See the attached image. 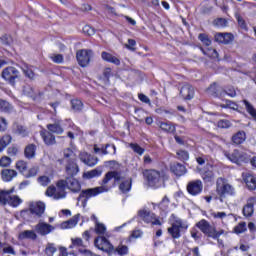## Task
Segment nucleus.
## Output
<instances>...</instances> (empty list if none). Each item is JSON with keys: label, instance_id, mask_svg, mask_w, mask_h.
Instances as JSON below:
<instances>
[{"label": "nucleus", "instance_id": "obj_30", "mask_svg": "<svg viewBox=\"0 0 256 256\" xmlns=\"http://www.w3.org/2000/svg\"><path fill=\"white\" fill-rule=\"evenodd\" d=\"M244 181L250 191H255L256 189V177L250 173H247L244 177Z\"/></svg>", "mask_w": 256, "mask_h": 256}, {"label": "nucleus", "instance_id": "obj_17", "mask_svg": "<svg viewBox=\"0 0 256 256\" xmlns=\"http://www.w3.org/2000/svg\"><path fill=\"white\" fill-rule=\"evenodd\" d=\"M202 179L205 183H211L215 179V172H213V165L207 164L201 172Z\"/></svg>", "mask_w": 256, "mask_h": 256}, {"label": "nucleus", "instance_id": "obj_16", "mask_svg": "<svg viewBox=\"0 0 256 256\" xmlns=\"http://www.w3.org/2000/svg\"><path fill=\"white\" fill-rule=\"evenodd\" d=\"M214 39L216 43H222L223 45H229V43H232L233 39L235 37L231 33H216L214 35Z\"/></svg>", "mask_w": 256, "mask_h": 256}, {"label": "nucleus", "instance_id": "obj_4", "mask_svg": "<svg viewBox=\"0 0 256 256\" xmlns=\"http://www.w3.org/2000/svg\"><path fill=\"white\" fill-rule=\"evenodd\" d=\"M15 187H12L9 190L0 191V205H10V207H19L23 200L17 195H11L14 193Z\"/></svg>", "mask_w": 256, "mask_h": 256}, {"label": "nucleus", "instance_id": "obj_20", "mask_svg": "<svg viewBox=\"0 0 256 256\" xmlns=\"http://www.w3.org/2000/svg\"><path fill=\"white\" fill-rule=\"evenodd\" d=\"M170 170L176 177H183V175L187 173V168H185L183 164L177 162L171 164Z\"/></svg>", "mask_w": 256, "mask_h": 256}, {"label": "nucleus", "instance_id": "obj_55", "mask_svg": "<svg viewBox=\"0 0 256 256\" xmlns=\"http://www.w3.org/2000/svg\"><path fill=\"white\" fill-rule=\"evenodd\" d=\"M22 71H23L25 77H28V79L35 78V72H33V70L31 68L25 66L24 68H22Z\"/></svg>", "mask_w": 256, "mask_h": 256}, {"label": "nucleus", "instance_id": "obj_32", "mask_svg": "<svg viewBox=\"0 0 256 256\" xmlns=\"http://www.w3.org/2000/svg\"><path fill=\"white\" fill-rule=\"evenodd\" d=\"M36 151H37V146L35 144L27 145L24 150V155L26 159H33L35 157Z\"/></svg>", "mask_w": 256, "mask_h": 256}, {"label": "nucleus", "instance_id": "obj_64", "mask_svg": "<svg viewBox=\"0 0 256 256\" xmlns=\"http://www.w3.org/2000/svg\"><path fill=\"white\" fill-rule=\"evenodd\" d=\"M53 63H62L63 62V55L61 54H54L50 57Z\"/></svg>", "mask_w": 256, "mask_h": 256}, {"label": "nucleus", "instance_id": "obj_22", "mask_svg": "<svg viewBox=\"0 0 256 256\" xmlns=\"http://www.w3.org/2000/svg\"><path fill=\"white\" fill-rule=\"evenodd\" d=\"M61 191L63 190L57 186H49L45 194L47 195V197H53V199H56V201H58L59 199H65V197H61Z\"/></svg>", "mask_w": 256, "mask_h": 256}, {"label": "nucleus", "instance_id": "obj_6", "mask_svg": "<svg viewBox=\"0 0 256 256\" xmlns=\"http://www.w3.org/2000/svg\"><path fill=\"white\" fill-rule=\"evenodd\" d=\"M43 213H45V203L35 202L30 204V208L28 210H22L20 215L21 217L26 219L27 215H36V217H43Z\"/></svg>", "mask_w": 256, "mask_h": 256}, {"label": "nucleus", "instance_id": "obj_14", "mask_svg": "<svg viewBox=\"0 0 256 256\" xmlns=\"http://www.w3.org/2000/svg\"><path fill=\"white\" fill-rule=\"evenodd\" d=\"M94 245L97 249H100V251H113V245L103 236L95 238Z\"/></svg>", "mask_w": 256, "mask_h": 256}, {"label": "nucleus", "instance_id": "obj_33", "mask_svg": "<svg viewBox=\"0 0 256 256\" xmlns=\"http://www.w3.org/2000/svg\"><path fill=\"white\" fill-rule=\"evenodd\" d=\"M247 139V136L244 131H239L232 136V142L235 145H241Z\"/></svg>", "mask_w": 256, "mask_h": 256}, {"label": "nucleus", "instance_id": "obj_2", "mask_svg": "<svg viewBox=\"0 0 256 256\" xmlns=\"http://www.w3.org/2000/svg\"><path fill=\"white\" fill-rule=\"evenodd\" d=\"M56 187L62 190L60 192V197H67L65 189H69L72 193H79V191H81V183H79V180L75 179L73 176H69L65 180H59Z\"/></svg>", "mask_w": 256, "mask_h": 256}, {"label": "nucleus", "instance_id": "obj_18", "mask_svg": "<svg viewBox=\"0 0 256 256\" xmlns=\"http://www.w3.org/2000/svg\"><path fill=\"white\" fill-rule=\"evenodd\" d=\"M180 95L183 97V99L191 101V99L195 97V89L193 88V86L185 84L180 90Z\"/></svg>", "mask_w": 256, "mask_h": 256}, {"label": "nucleus", "instance_id": "obj_24", "mask_svg": "<svg viewBox=\"0 0 256 256\" xmlns=\"http://www.w3.org/2000/svg\"><path fill=\"white\" fill-rule=\"evenodd\" d=\"M46 128L48 129V131L50 133H55L56 135H63L64 133V129H63V126H61V122H55L53 124H48L46 126Z\"/></svg>", "mask_w": 256, "mask_h": 256}, {"label": "nucleus", "instance_id": "obj_37", "mask_svg": "<svg viewBox=\"0 0 256 256\" xmlns=\"http://www.w3.org/2000/svg\"><path fill=\"white\" fill-rule=\"evenodd\" d=\"M253 203H247L242 210L244 217H252L254 213Z\"/></svg>", "mask_w": 256, "mask_h": 256}, {"label": "nucleus", "instance_id": "obj_62", "mask_svg": "<svg viewBox=\"0 0 256 256\" xmlns=\"http://www.w3.org/2000/svg\"><path fill=\"white\" fill-rule=\"evenodd\" d=\"M11 165V159L7 156H3L0 159V167H9Z\"/></svg>", "mask_w": 256, "mask_h": 256}, {"label": "nucleus", "instance_id": "obj_19", "mask_svg": "<svg viewBox=\"0 0 256 256\" xmlns=\"http://www.w3.org/2000/svg\"><path fill=\"white\" fill-rule=\"evenodd\" d=\"M65 172H66V175H68V177H75V175L79 173V166L77 165V162L75 161L66 162Z\"/></svg>", "mask_w": 256, "mask_h": 256}, {"label": "nucleus", "instance_id": "obj_13", "mask_svg": "<svg viewBox=\"0 0 256 256\" xmlns=\"http://www.w3.org/2000/svg\"><path fill=\"white\" fill-rule=\"evenodd\" d=\"M217 193L221 197V199L227 197V195L233 196L235 195V188L231 186L229 183L223 182L222 185L219 184V180L217 181Z\"/></svg>", "mask_w": 256, "mask_h": 256}, {"label": "nucleus", "instance_id": "obj_58", "mask_svg": "<svg viewBox=\"0 0 256 256\" xmlns=\"http://www.w3.org/2000/svg\"><path fill=\"white\" fill-rule=\"evenodd\" d=\"M37 173H39V170L36 167H32L24 174V177H26V179H30V177H36Z\"/></svg>", "mask_w": 256, "mask_h": 256}, {"label": "nucleus", "instance_id": "obj_48", "mask_svg": "<svg viewBox=\"0 0 256 256\" xmlns=\"http://www.w3.org/2000/svg\"><path fill=\"white\" fill-rule=\"evenodd\" d=\"M57 253V247H55V244L48 243L45 248V254L48 256H53Z\"/></svg>", "mask_w": 256, "mask_h": 256}, {"label": "nucleus", "instance_id": "obj_40", "mask_svg": "<svg viewBox=\"0 0 256 256\" xmlns=\"http://www.w3.org/2000/svg\"><path fill=\"white\" fill-rule=\"evenodd\" d=\"M14 133H16V135H21V137H27V128L23 125L15 124Z\"/></svg>", "mask_w": 256, "mask_h": 256}, {"label": "nucleus", "instance_id": "obj_38", "mask_svg": "<svg viewBox=\"0 0 256 256\" xmlns=\"http://www.w3.org/2000/svg\"><path fill=\"white\" fill-rule=\"evenodd\" d=\"M220 107L222 109H232L233 111H237V109H239V105L231 100H226L225 103L220 104Z\"/></svg>", "mask_w": 256, "mask_h": 256}, {"label": "nucleus", "instance_id": "obj_29", "mask_svg": "<svg viewBox=\"0 0 256 256\" xmlns=\"http://www.w3.org/2000/svg\"><path fill=\"white\" fill-rule=\"evenodd\" d=\"M79 217L80 215L77 214L73 216L70 220L63 222L61 224V229H73V227H75L77 223H79Z\"/></svg>", "mask_w": 256, "mask_h": 256}, {"label": "nucleus", "instance_id": "obj_56", "mask_svg": "<svg viewBox=\"0 0 256 256\" xmlns=\"http://www.w3.org/2000/svg\"><path fill=\"white\" fill-rule=\"evenodd\" d=\"M73 247H85V244L83 243V239L72 238V245L70 246V248L73 249Z\"/></svg>", "mask_w": 256, "mask_h": 256}, {"label": "nucleus", "instance_id": "obj_23", "mask_svg": "<svg viewBox=\"0 0 256 256\" xmlns=\"http://www.w3.org/2000/svg\"><path fill=\"white\" fill-rule=\"evenodd\" d=\"M2 181L9 183V181H13L15 177H17V171L13 169H3L1 171Z\"/></svg>", "mask_w": 256, "mask_h": 256}, {"label": "nucleus", "instance_id": "obj_51", "mask_svg": "<svg viewBox=\"0 0 256 256\" xmlns=\"http://www.w3.org/2000/svg\"><path fill=\"white\" fill-rule=\"evenodd\" d=\"M169 203H171V201L169 200V197L164 196L162 201L159 204V207L162 211H167L169 209Z\"/></svg>", "mask_w": 256, "mask_h": 256}, {"label": "nucleus", "instance_id": "obj_27", "mask_svg": "<svg viewBox=\"0 0 256 256\" xmlns=\"http://www.w3.org/2000/svg\"><path fill=\"white\" fill-rule=\"evenodd\" d=\"M138 215L145 223H153V220L155 219V214L147 210H140Z\"/></svg>", "mask_w": 256, "mask_h": 256}, {"label": "nucleus", "instance_id": "obj_63", "mask_svg": "<svg viewBox=\"0 0 256 256\" xmlns=\"http://www.w3.org/2000/svg\"><path fill=\"white\" fill-rule=\"evenodd\" d=\"M83 32L86 35H89V37H91V35H93L95 33V28H93L89 25H86V26L83 27Z\"/></svg>", "mask_w": 256, "mask_h": 256}, {"label": "nucleus", "instance_id": "obj_53", "mask_svg": "<svg viewBox=\"0 0 256 256\" xmlns=\"http://www.w3.org/2000/svg\"><path fill=\"white\" fill-rule=\"evenodd\" d=\"M198 39L206 47H209V45H211V40L209 39V36L207 34H199Z\"/></svg>", "mask_w": 256, "mask_h": 256}, {"label": "nucleus", "instance_id": "obj_11", "mask_svg": "<svg viewBox=\"0 0 256 256\" xmlns=\"http://www.w3.org/2000/svg\"><path fill=\"white\" fill-rule=\"evenodd\" d=\"M34 231L37 233V235L46 237V235H49L55 231V226L47 222L39 221V223L34 226Z\"/></svg>", "mask_w": 256, "mask_h": 256}, {"label": "nucleus", "instance_id": "obj_42", "mask_svg": "<svg viewBox=\"0 0 256 256\" xmlns=\"http://www.w3.org/2000/svg\"><path fill=\"white\" fill-rule=\"evenodd\" d=\"M13 109V107L11 106V104L3 99H0V111H2V113H9L11 112V110Z\"/></svg>", "mask_w": 256, "mask_h": 256}, {"label": "nucleus", "instance_id": "obj_7", "mask_svg": "<svg viewBox=\"0 0 256 256\" xmlns=\"http://www.w3.org/2000/svg\"><path fill=\"white\" fill-rule=\"evenodd\" d=\"M2 77L10 85H15L17 79H19V77H21V73L19 72V70H17V68H15L13 66H9L2 71Z\"/></svg>", "mask_w": 256, "mask_h": 256}, {"label": "nucleus", "instance_id": "obj_8", "mask_svg": "<svg viewBox=\"0 0 256 256\" xmlns=\"http://www.w3.org/2000/svg\"><path fill=\"white\" fill-rule=\"evenodd\" d=\"M196 227L204 233V235H207L208 237H212V239H219V233L215 232V229L211 227V224L207 222V220L202 219L197 224Z\"/></svg>", "mask_w": 256, "mask_h": 256}, {"label": "nucleus", "instance_id": "obj_41", "mask_svg": "<svg viewBox=\"0 0 256 256\" xmlns=\"http://www.w3.org/2000/svg\"><path fill=\"white\" fill-rule=\"evenodd\" d=\"M105 231H107V227H105V224L100 223L99 220H96L95 233H97V235H105Z\"/></svg>", "mask_w": 256, "mask_h": 256}, {"label": "nucleus", "instance_id": "obj_31", "mask_svg": "<svg viewBox=\"0 0 256 256\" xmlns=\"http://www.w3.org/2000/svg\"><path fill=\"white\" fill-rule=\"evenodd\" d=\"M19 239H31L32 241H35L37 239V232L35 230H25L22 231L19 234Z\"/></svg>", "mask_w": 256, "mask_h": 256}, {"label": "nucleus", "instance_id": "obj_49", "mask_svg": "<svg viewBox=\"0 0 256 256\" xmlns=\"http://www.w3.org/2000/svg\"><path fill=\"white\" fill-rule=\"evenodd\" d=\"M11 43H13V38H11V36L5 34L0 37V45H3L4 47H9Z\"/></svg>", "mask_w": 256, "mask_h": 256}, {"label": "nucleus", "instance_id": "obj_61", "mask_svg": "<svg viewBox=\"0 0 256 256\" xmlns=\"http://www.w3.org/2000/svg\"><path fill=\"white\" fill-rule=\"evenodd\" d=\"M177 155H178L179 159H181V161H187V159H189V152H187L185 150H179L177 152Z\"/></svg>", "mask_w": 256, "mask_h": 256}, {"label": "nucleus", "instance_id": "obj_10", "mask_svg": "<svg viewBox=\"0 0 256 256\" xmlns=\"http://www.w3.org/2000/svg\"><path fill=\"white\" fill-rule=\"evenodd\" d=\"M93 50H80L76 53V59L78 61V65L80 67H87L89 63H91V59H93Z\"/></svg>", "mask_w": 256, "mask_h": 256}, {"label": "nucleus", "instance_id": "obj_46", "mask_svg": "<svg viewBox=\"0 0 256 256\" xmlns=\"http://www.w3.org/2000/svg\"><path fill=\"white\" fill-rule=\"evenodd\" d=\"M245 231H247V223L246 222H240L237 226L234 227V233H236V235L245 233Z\"/></svg>", "mask_w": 256, "mask_h": 256}, {"label": "nucleus", "instance_id": "obj_1", "mask_svg": "<svg viewBox=\"0 0 256 256\" xmlns=\"http://www.w3.org/2000/svg\"><path fill=\"white\" fill-rule=\"evenodd\" d=\"M111 179H114L115 183H119V181H121L119 185V191H121V193H129V191H131V187L133 186V179L123 178V175L119 171H109L102 179V182L100 183L101 186L82 190L77 198V201H80L82 207H87L89 199L97 197V195H101V193H107L111 191V187L107 185Z\"/></svg>", "mask_w": 256, "mask_h": 256}, {"label": "nucleus", "instance_id": "obj_28", "mask_svg": "<svg viewBox=\"0 0 256 256\" xmlns=\"http://www.w3.org/2000/svg\"><path fill=\"white\" fill-rule=\"evenodd\" d=\"M112 149V153L115 155V153H117V148L115 147L114 144H106L105 148H97V146L94 147V153H101L102 155H109V153H111V151H108L107 149Z\"/></svg>", "mask_w": 256, "mask_h": 256}, {"label": "nucleus", "instance_id": "obj_36", "mask_svg": "<svg viewBox=\"0 0 256 256\" xmlns=\"http://www.w3.org/2000/svg\"><path fill=\"white\" fill-rule=\"evenodd\" d=\"M102 174H103V170L96 168V169H93V170H90V171L84 173L83 177L85 179H94V177H101Z\"/></svg>", "mask_w": 256, "mask_h": 256}, {"label": "nucleus", "instance_id": "obj_44", "mask_svg": "<svg viewBox=\"0 0 256 256\" xmlns=\"http://www.w3.org/2000/svg\"><path fill=\"white\" fill-rule=\"evenodd\" d=\"M214 27L225 28L229 25V22L225 18H216L213 21Z\"/></svg>", "mask_w": 256, "mask_h": 256}, {"label": "nucleus", "instance_id": "obj_15", "mask_svg": "<svg viewBox=\"0 0 256 256\" xmlns=\"http://www.w3.org/2000/svg\"><path fill=\"white\" fill-rule=\"evenodd\" d=\"M80 161L84 163V165H88V167H95L97 165L99 159L87 152L80 153Z\"/></svg>", "mask_w": 256, "mask_h": 256}, {"label": "nucleus", "instance_id": "obj_35", "mask_svg": "<svg viewBox=\"0 0 256 256\" xmlns=\"http://www.w3.org/2000/svg\"><path fill=\"white\" fill-rule=\"evenodd\" d=\"M159 127L165 133H175L176 131L175 125H173L171 122H160Z\"/></svg>", "mask_w": 256, "mask_h": 256}, {"label": "nucleus", "instance_id": "obj_60", "mask_svg": "<svg viewBox=\"0 0 256 256\" xmlns=\"http://www.w3.org/2000/svg\"><path fill=\"white\" fill-rule=\"evenodd\" d=\"M137 45V41L134 39H128V44H125V48L128 49V51H135V46Z\"/></svg>", "mask_w": 256, "mask_h": 256}, {"label": "nucleus", "instance_id": "obj_47", "mask_svg": "<svg viewBox=\"0 0 256 256\" xmlns=\"http://www.w3.org/2000/svg\"><path fill=\"white\" fill-rule=\"evenodd\" d=\"M16 169H18V171L22 173V175H25V173H27V162L19 160L16 163Z\"/></svg>", "mask_w": 256, "mask_h": 256}, {"label": "nucleus", "instance_id": "obj_9", "mask_svg": "<svg viewBox=\"0 0 256 256\" xmlns=\"http://www.w3.org/2000/svg\"><path fill=\"white\" fill-rule=\"evenodd\" d=\"M208 92L212 94L214 97H223L224 95H228V97H236L237 92L235 91V88L233 86H230L223 90V92H219V87H217V84H212L208 88Z\"/></svg>", "mask_w": 256, "mask_h": 256}, {"label": "nucleus", "instance_id": "obj_25", "mask_svg": "<svg viewBox=\"0 0 256 256\" xmlns=\"http://www.w3.org/2000/svg\"><path fill=\"white\" fill-rule=\"evenodd\" d=\"M101 58L103 59V61H106L107 63H113V65H121V60H119V58L113 56V54L109 52L103 51L101 53Z\"/></svg>", "mask_w": 256, "mask_h": 256}, {"label": "nucleus", "instance_id": "obj_52", "mask_svg": "<svg viewBox=\"0 0 256 256\" xmlns=\"http://www.w3.org/2000/svg\"><path fill=\"white\" fill-rule=\"evenodd\" d=\"M130 147L134 153H137L138 155H143L145 153V149L137 143H130Z\"/></svg>", "mask_w": 256, "mask_h": 256}, {"label": "nucleus", "instance_id": "obj_34", "mask_svg": "<svg viewBox=\"0 0 256 256\" xmlns=\"http://www.w3.org/2000/svg\"><path fill=\"white\" fill-rule=\"evenodd\" d=\"M224 155L232 163H239V158L241 157V153H239V150H234L232 153L225 151Z\"/></svg>", "mask_w": 256, "mask_h": 256}, {"label": "nucleus", "instance_id": "obj_12", "mask_svg": "<svg viewBox=\"0 0 256 256\" xmlns=\"http://www.w3.org/2000/svg\"><path fill=\"white\" fill-rule=\"evenodd\" d=\"M186 189L189 195L197 197V195H201V193H203V181L200 179L192 180L188 182Z\"/></svg>", "mask_w": 256, "mask_h": 256}, {"label": "nucleus", "instance_id": "obj_21", "mask_svg": "<svg viewBox=\"0 0 256 256\" xmlns=\"http://www.w3.org/2000/svg\"><path fill=\"white\" fill-rule=\"evenodd\" d=\"M40 136L42 137L45 145L51 146V145H55V143H57V140H55V135H53V133L50 132L49 130L41 131Z\"/></svg>", "mask_w": 256, "mask_h": 256}, {"label": "nucleus", "instance_id": "obj_57", "mask_svg": "<svg viewBox=\"0 0 256 256\" xmlns=\"http://www.w3.org/2000/svg\"><path fill=\"white\" fill-rule=\"evenodd\" d=\"M38 183L42 185V187H47L51 183V179L48 176H40L38 177Z\"/></svg>", "mask_w": 256, "mask_h": 256}, {"label": "nucleus", "instance_id": "obj_26", "mask_svg": "<svg viewBox=\"0 0 256 256\" xmlns=\"http://www.w3.org/2000/svg\"><path fill=\"white\" fill-rule=\"evenodd\" d=\"M69 161H77V156L71 148H67L64 150V158L62 160H59V163H67Z\"/></svg>", "mask_w": 256, "mask_h": 256}, {"label": "nucleus", "instance_id": "obj_54", "mask_svg": "<svg viewBox=\"0 0 256 256\" xmlns=\"http://www.w3.org/2000/svg\"><path fill=\"white\" fill-rule=\"evenodd\" d=\"M217 125L220 129H229L233 124L229 120L222 119L218 121Z\"/></svg>", "mask_w": 256, "mask_h": 256}, {"label": "nucleus", "instance_id": "obj_39", "mask_svg": "<svg viewBox=\"0 0 256 256\" xmlns=\"http://www.w3.org/2000/svg\"><path fill=\"white\" fill-rule=\"evenodd\" d=\"M71 107L73 111L79 113V111L83 110V102L79 99H73L71 100Z\"/></svg>", "mask_w": 256, "mask_h": 256}, {"label": "nucleus", "instance_id": "obj_3", "mask_svg": "<svg viewBox=\"0 0 256 256\" xmlns=\"http://www.w3.org/2000/svg\"><path fill=\"white\" fill-rule=\"evenodd\" d=\"M144 176L146 177L148 185L154 187V189H159V187L165 185V174L163 172L153 169L146 170Z\"/></svg>", "mask_w": 256, "mask_h": 256}, {"label": "nucleus", "instance_id": "obj_59", "mask_svg": "<svg viewBox=\"0 0 256 256\" xmlns=\"http://www.w3.org/2000/svg\"><path fill=\"white\" fill-rule=\"evenodd\" d=\"M116 251L118 255H127L129 253V247H127L126 245H119L116 248Z\"/></svg>", "mask_w": 256, "mask_h": 256}, {"label": "nucleus", "instance_id": "obj_50", "mask_svg": "<svg viewBox=\"0 0 256 256\" xmlns=\"http://www.w3.org/2000/svg\"><path fill=\"white\" fill-rule=\"evenodd\" d=\"M23 93L24 95H26L27 97H32L35 98V90L33 89V87L29 86V85H25L23 87Z\"/></svg>", "mask_w": 256, "mask_h": 256}, {"label": "nucleus", "instance_id": "obj_43", "mask_svg": "<svg viewBox=\"0 0 256 256\" xmlns=\"http://www.w3.org/2000/svg\"><path fill=\"white\" fill-rule=\"evenodd\" d=\"M11 139V135H4L0 139V153L7 147V145H9V143H11Z\"/></svg>", "mask_w": 256, "mask_h": 256}, {"label": "nucleus", "instance_id": "obj_45", "mask_svg": "<svg viewBox=\"0 0 256 256\" xmlns=\"http://www.w3.org/2000/svg\"><path fill=\"white\" fill-rule=\"evenodd\" d=\"M201 51L204 55H207V57H211L212 59H217V57H219V53L213 48H208L207 50L202 48Z\"/></svg>", "mask_w": 256, "mask_h": 256}, {"label": "nucleus", "instance_id": "obj_5", "mask_svg": "<svg viewBox=\"0 0 256 256\" xmlns=\"http://www.w3.org/2000/svg\"><path fill=\"white\" fill-rule=\"evenodd\" d=\"M171 217L174 220L171 227L168 228V233L171 235L172 239H179L181 237V231H187L189 225L181 218L176 217L175 214H172Z\"/></svg>", "mask_w": 256, "mask_h": 256}]
</instances>
